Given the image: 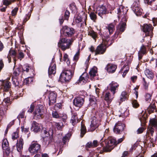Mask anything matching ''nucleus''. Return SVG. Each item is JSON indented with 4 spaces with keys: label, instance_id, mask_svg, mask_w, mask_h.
I'll return each mask as SVG.
<instances>
[{
    "label": "nucleus",
    "instance_id": "nucleus-40",
    "mask_svg": "<svg viewBox=\"0 0 157 157\" xmlns=\"http://www.w3.org/2000/svg\"><path fill=\"white\" fill-rule=\"evenodd\" d=\"M86 131V127L83 124H81V136L82 137Z\"/></svg>",
    "mask_w": 157,
    "mask_h": 157
},
{
    "label": "nucleus",
    "instance_id": "nucleus-46",
    "mask_svg": "<svg viewBox=\"0 0 157 157\" xmlns=\"http://www.w3.org/2000/svg\"><path fill=\"white\" fill-rule=\"evenodd\" d=\"M145 97V100L146 101L148 102L151 101V95L150 94H146Z\"/></svg>",
    "mask_w": 157,
    "mask_h": 157
},
{
    "label": "nucleus",
    "instance_id": "nucleus-39",
    "mask_svg": "<svg viewBox=\"0 0 157 157\" xmlns=\"http://www.w3.org/2000/svg\"><path fill=\"white\" fill-rule=\"evenodd\" d=\"M54 124L55 125V126L57 129L59 130H61L63 127V124L62 122L57 123L54 122Z\"/></svg>",
    "mask_w": 157,
    "mask_h": 157
},
{
    "label": "nucleus",
    "instance_id": "nucleus-50",
    "mask_svg": "<svg viewBox=\"0 0 157 157\" xmlns=\"http://www.w3.org/2000/svg\"><path fill=\"white\" fill-rule=\"evenodd\" d=\"M143 81L144 82H143V85H144V87H145V89H147V88H148V85H149V83L148 82H147L145 78H143Z\"/></svg>",
    "mask_w": 157,
    "mask_h": 157
},
{
    "label": "nucleus",
    "instance_id": "nucleus-55",
    "mask_svg": "<svg viewBox=\"0 0 157 157\" xmlns=\"http://www.w3.org/2000/svg\"><path fill=\"white\" fill-rule=\"evenodd\" d=\"M144 130L145 128L143 127L140 128L137 130V133L138 134L141 133Z\"/></svg>",
    "mask_w": 157,
    "mask_h": 157
},
{
    "label": "nucleus",
    "instance_id": "nucleus-59",
    "mask_svg": "<svg viewBox=\"0 0 157 157\" xmlns=\"http://www.w3.org/2000/svg\"><path fill=\"white\" fill-rule=\"evenodd\" d=\"M25 111L22 110L21 112L18 116L17 118L19 119L20 118H22L24 117Z\"/></svg>",
    "mask_w": 157,
    "mask_h": 157
},
{
    "label": "nucleus",
    "instance_id": "nucleus-28",
    "mask_svg": "<svg viewBox=\"0 0 157 157\" xmlns=\"http://www.w3.org/2000/svg\"><path fill=\"white\" fill-rule=\"evenodd\" d=\"M144 74L148 78L152 79L154 77V75L151 70L146 68L144 71Z\"/></svg>",
    "mask_w": 157,
    "mask_h": 157
},
{
    "label": "nucleus",
    "instance_id": "nucleus-33",
    "mask_svg": "<svg viewBox=\"0 0 157 157\" xmlns=\"http://www.w3.org/2000/svg\"><path fill=\"white\" fill-rule=\"evenodd\" d=\"M114 25L112 23L108 24L107 25L106 28L109 31L110 34L113 33L114 30Z\"/></svg>",
    "mask_w": 157,
    "mask_h": 157
},
{
    "label": "nucleus",
    "instance_id": "nucleus-14",
    "mask_svg": "<svg viewBox=\"0 0 157 157\" xmlns=\"http://www.w3.org/2000/svg\"><path fill=\"white\" fill-rule=\"evenodd\" d=\"M125 127L124 124L121 122H118L116 123L113 128V130L116 133H119L123 131Z\"/></svg>",
    "mask_w": 157,
    "mask_h": 157
},
{
    "label": "nucleus",
    "instance_id": "nucleus-52",
    "mask_svg": "<svg viewBox=\"0 0 157 157\" xmlns=\"http://www.w3.org/2000/svg\"><path fill=\"white\" fill-rule=\"evenodd\" d=\"M70 8L72 11H75L76 9V6L74 3L71 4L70 5Z\"/></svg>",
    "mask_w": 157,
    "mask_h": 157
},
{
    "label": "nucleus",
    "instance_id": "nucleus-36",
    "mask_svg": "<svg viewBox=\"0 0 157 157\" xmlns=\"http://www.w3.org/2000/svg\"><path fill=\"white\" fill-rule=\"evenodd\" d=\"M88 35L91 36L95 40H96V38L97 37V34L96 33L91 29H88Z\"/></svg>",
    "mask_w": 157,
    "mask_h": 157
},
{
    "label": "nucleus",
    "instance_id": "nucleus-2",
    "mask_svg": "<svg viewBox=\"0 0 157 157\" xmlns=\"http://www.w3.org/2000/svg\"><path fill=\"white\" fill-rule=\"evenodd\" d=\"M74 69L75 67L73 66L71 70H67L62 72L60 76L59 80L63 82L69 80L73 75Z\"/></svg>",
    "mask_w": 157,
    "mask_h": 157
},
{
    "label": "nucleus",
    "instance_id": "nucleus-42",
    "mask_svg": "<svg viewBox=\"0 0 157 157\" xmlns=\"http://www.w3.org/2000/svg\"><path fill=\"white\" fill-rule=\"evenodd\" d=\"M20 73L19 69L18 68H16L13 70V75L12 77H16Z\"/></svg>",
    "mask_w": 157,
    "mask_h": 157
},
{
    "label": "nucleus",
    "instance_id": "nucleus-16",
    "mask_svg": "<svg viewBox=\"0 0 157 157\" xmlns=\"http://www.w3.org/2000/svg\"><path fill=\"white\" fill-rule=\"evenodd\" d=\"M132 9L137 16H139L141 14L142 10L139 7L138 2H134L133 3Z\"/></svg>",
    "mask_w": 157,
    "mask_h": 157
},
{
    "label": "nucleus",
    "instance_id": "nucleus-7",
    "mask_svg": "<svg viewBox=\"0 0 157 157\" xmlns=\"http://www.w3.org/2000/svg\"><path fill=\"white\" fill-rule=\"evenodd\" d=\"M40 145L36 142H33L29 148V151L34 154L38 152L40 150Z\"/></svg>",
    "mask_w": 157,
    "mask_h": 157
},
{
    "label": "nucleus",
    "instance_id": "nucleus-34",
    "mask_svg": "<svg viewBox=\"0 0 157 157\" xmlns=\"http://www.w3.org/2000/svg\"><path fill=\"white\" fill-rule=\"evenodd\" d=\"M128 94L126 91L122 92L120 96V101L122 102L124 101L128 98Z\"/></svg>",
    "mask_w": 157,
    "mask_h": 157
},
{
    "label": "nucleus",
    "instance_id": "nucleus-37",
    "mask_svg": "<svg viewBox=\"0 0 157 157\" xmlns=\"http://www.w3.org/2000/svg\"><path fill=\"white\" fill-rule=\"evenodd\" d=\"M129 70V66L128 65L124 66L123 68L121 69V71H124L122 74L123 77H124L126 74L127 73Z\"/></svg>",
    "mask_w": 157,
    "mask_h": 157
},
{
    "label": "nucleus",
    "instance_id": "nucleus-45",
    "mask_svg": "<svg viewBox=\"0 0 157 157\" xmlns=\"http://www.w3.org/2000/svg\"><path fill=\"white\" fill-rule=\"evenodd\" d=\"M18 137V133L17 132H14L12 134V139L13 140H16Z\"/></svg>",
    "mask_w": 157,
    "mask_h": 157
},
{
    "label": "nucleus",
    "instance_id": "nucleus-4",
    "mask_svg": "<svg viewBox=\"0 0 157 157\" xmlns=\"http://www.w3.org/2000/svg\"><path fill=\"white\" fill-rule=\"evenodd\" d=\"M117 9L118 18L119 19L121 18L123 21H126L127 19L126 14L128 10L127 9L122 5L119 6Z\"/></svg>",
    "mask_w": 157,
    "mask_h": 157
},
{
    "label": "nucleus",
    "instance_id": "nucleus-6",
    "mask_svg": "<svg viewBox=\"0 0 157 157\" xmlns=\"http://www.w3.org/2000/svg\"><path fill=\"white\" fill-rule=\"evenodd\" d=\"M61 32L65 36L71 37L75 33V31L73 28L65 26L63 27L61 30Z\"/></svg>",
    "mask_w": 157,
    "mask_h": 157
},
{
    "label": "nucleus",
    "instance_id": "nucleus-9",
    "mask_svg": "<svg viewBox=\"0 0 157 157\" xmlns=\"http://www.w3.org/2000/svg\"><path fill=\"white\" fill-rule=\"evenodd\" d=\"M96 13L99 16L103 18L105 14L109 13L106 7L102 5L98 7L97 8Z\"/></svg>",
    "mask_w": 157,
    "mask_h": 157
},
{
    "label": "nucleus",
    "instance_id": "nucleus-27",
    "mask_svg": "<svg viewBox=\"0 0 157 157\" xmlns=\"http://www.w3.org/2000/svg\"><path fill=\"white\" fill-rule=\"evenodd\" d=\"M87 74L86 73L84 72L81 75L79 78L78 83L83 84L86 82L87 80Z\"/></svg>",
    "mask_w": 157,
    "mask_h": 157
},
{
    "label": "nucleus",
    "instance_id": "nucleus-64",
    "mask_svg": "<svg viewBox=\"0 0 157 157\" xmlns=\"http://www.w3.org/2000/svg\"><path fill=\"white\" fill-rule=\"evenodd\" d=\"M10 99L9 98L7 97L3 100V102L6 104L9 103L10 102Z\"/></svg>",
    "mask_w": 157,
    "mask_h": 157
},
{
    "label": "nucleus",
    "instance_id": "nucleus-61",
    "mask_svg": "<svg viewBox=\"0 0 157 157\" xmlns=\"http://www.w3.org/2000/svg\"><path fill=\"white\" fill-rule=\"evenodd\" d=\"M79 50L78 51L76 52V54L75 55L74 57V59L75 60H77L79 57Z\"/></svg>",
    "mask_w": 157,
    "mask_h": 157
},
{
    "label": "nucleus",
    "instance_id": "nucleus-5",
    "mask_svg": "<svg viewBox=\"0 0 157 157\" xmlns=\"http://www.w3.org/2000/svg\"><path fill=\"white\" fill-rule=\"evenodd\" d=\"M43 106L41 105H38L33 112V117L35 119H40L43 113Z\"/></svg>",
    "mask_w": 157,
    "mask_h": 157
},
{
    "label": "nucleus",
    "instance_id": "nucleus-19",
    "mask_svg": "<svg viewBox=\"0 0 157 157\" xmlns=\"http://www.w3.org/2000/svg\"><path fill=\"white\" fill-rule=\"evenodd\" d=\"M119 86V84L114 81L112 82L109 85V90L113 94L116 92Z\"/></svg>",
    "mask_w": 157,
    "mask_h": 157
},
{
    "label": "nucleus",
    "instance_id": "nucleus-26",
    "mask_svg": "<svg viewBox=\"0 0 157 157\" xmlns=\"http://www.w3.org/2000/svg\"><path fill=\"white\" fill-rule=\"evenodd\" d=\"M16 51L12 49H10L9 52V53L7 56V58L8 59V61L9 63H10L11 62V59L10 56L13 57L14 58V60L15 61L16 60L15 57L16 55Z\"/></svg>",
    "mask_w": 157,
    "mask_h": 157
},
{
    "label": "nucleus",
    "instance_id": "nucleus-10",
    "mask_svg": "<svg viewBox=\"0 0 157 157\" xmlns=\"http://www.w3.org/2000/svg\"><path fill=\"white\" fill-rule=\"evenodd\" d=\"M91 120V124L90 125V128L88 130V131L92 132L99 126L100 121L95 116L93 117Z\"/></svg>",
    "mask_w": 157,
    "mask_h": 157
},
{
    "label": "nucleus",
    "instance_id": "nucleus-43",
    "mask_svg": "<svg viewBox=\"0 0 157 157\" xmlns=\"http://www.w3.org/2000/svg\"><path fill=\"white\" fill-rule=\"evenodd\" d=\"M52 116L54 118H59L60 117L59 115L56 111H53L52 113Z\"/></svg>",
    "mask_w": 157,
    "mask_h": 157
},
{
    "label": "nucleus",
    "instance_id": "nucleus-53",
    "mask_svg": "<svg viewBox=\"0 0 157 157\" xmlns=\"http://www.w3.org/2000/svg\"><path fill=\"white\" fill-rule=\"evenodd\" d=\"M70 13L69 11L66 10L65 13L64 17L65 19L68 20L69 17Z\"/></svg>",
    "mask_w": 157,
    "mask_h": 157
},
{
    "label": "nucleus",
    "instance_id": "nucleus-18",
    "mask_svg": "<svg viewBox=\"0 0 157 157\" xmlns=\"http://www.w3.org/2000/svg\"><path fill=\"white\" fill-rule=\"evenodd\" d=\"M11 83L7 80H5L2 82L1 86V89L3 91H8L10 87Z\"/></svg>",
    "mask_w": 157,
    "mask_h": 157
},
{
    "label": "nucleus",
    "instance_id": "nucleus-30",
    "mask_svg": "<svg viewBox=\"0 0 157 157\" xmlns=\"http://www.w3.org/2000/svg\"><path fill=\"white\" fill-rule=\"evenodd\" d=\"M78 122V119L77 117L76 114H73L71 117L70 122L72 124V125L74 126Z\"/></svg>",
    "mask_w": 157,
    "mask_h": 157
},
{
    "label": "nucleus",
    "instance_id": "nucleus-57",
    "mask_svg": "<svg viewBox=\"0 0 157 157\" xmlns=\"http://www.w3.org/2000/svg\"><path fill=\"white\" fill-rule=\"evenodd\" d=\"M18 10V8H15L12 11V15L13 16H15Z\"/></svg>",
    "mask_w": 157,
    "mask_h": 157
},
{
    "label": "nucleus",
    "instance_id": "nucleus-32",
    "mask_svg": "<svg viewBox=\"0 0 157 157\" xmlns=\"http://www.w3.org/2000/svg\"><path fill=\"white\" fill-rule=\"evenodd\" d=\"M146 52V50L145 47L143 45L140 49V51L138 53L139 58L140 59H141L143 55Z\"/></svg>",
    "mask_w": 157,
    "mask_h": 157
},
{
    "label": "nucleus",
    "instance_id": "nucleus-11",
    "mask_svg": "<svg viewBox=\"0 0 157 157\" xmlns=\"http://www.w3.org/2000/svg\"><path fill=\"white\" fill-rule=\"evenodd\" d=\"M56 65L53 59L50 63L48 70V75L49 77L51 78L56 73Z\"/></svg>",
    "mask_w": 157,
    "mask_h": 157
},
{
    "label": "nucleus",
    "instance_id": "nucleus-49",
    "mask_svg": "<svg viewBox=\"0 0 157 157\" xmlns=\"http://www.w3.org/2000/svg\"><path fill=\"white\" fill-rule=\"evenodd\" d=\"M12 80L13 84H14L16 86H18L19 84V82L16 78L14 77H12Z\"/></svg>",
    "mask_w": 157,
    "mask_h": 157
},
{
    "label": "nucleus",
    "instance_id": "nucleus-44",
    "mask_svg": "<svg viewBox=\"0 0 157 157\" xmlns=\"http://www.w3.org/2000/svg\"><path fill=\"white\" fill-rule=\"evenodd\" d=\"M90 16L91 19L93 20L94 21L96 19V14L94 12H91L90 14Z\"/></svg>",
    "mask_w": 157,
    "mask_h": 157
},
{
    "label": "nucleus",
    "instance_id": "nucleus-12",
    "mask_svg": "<svg viewBox=\"0 0 157 157\" xmlns=\"http://www.w3.org/2000/svg\"><path fill=\"white\" fill-rule=\"evenodd\" d=\"M2 147L3 152L8 155L10 152V149L9 147V143L6 139H3L2 143Z\"/></svg>",
    "mask_w": 157,
    "mask_h": 157
},
{
    "label": "nucleus",
    "instance_id": "nucleus-8",
    "mask_svg": "<svg viewBox=\"0 0 157 157\" xmlns=\"http://www.w3.org/2000/svg\"><path fill=\"white\" fill-rule=\"evenodd\" d=\"M150 122L151 125H149L147 128V136H149L148 134L149 133H151V136H153L154 131L152 126L155 127L157 129V123L156 120L154 119H152L150 121Z\"/></svg>",
    "mask_w": 157,
    "mask_h": 157
},
{
    "label": "nucleus",
    "instance_id": "nucleus-60",
    "mask_svg": "<svg viewBox=\"0 0 157 157\" xmlns=\"http://www.w3.org/2000/svg\"><path fill=\"white\" fill-rule=\"evenodd\" d=\"M155 109V105H150L148 108V110L151 112H153Z\"/></svg>",
    "mask_w": 157,
    "mask_h": 157
},
{
    "label": "nucleus",
    "instance_id": "nucleus-21",
    "mask_svg": "<svg viewBox=\"0 0 157 157\" xmlns=\"http://www.w3.org/2000/svg\"><path fill=\"white\" fill-rule=\"evenodd\" d=\"M126 21L127 20L125 21H122V19H121V22L117 27V31L119 33H122L125 30L126 27Z\"/></svg>",
    "mask_w": 157,
    "mask_h": 157
},
{
    "label": "nucleus",
    "instance_id": "nucleus-29",
    "mask_svg": "<svg viewBox=\"0 0 157 157\" xmlns=\"http://www.w3.org/2000/svg\"><path fill=\"white\" fill-rule=\"evenodd\" d=\"M147 118V114L144 113L143 114H141V115L139 117V119L141 125L144 126L145 125Z\"/></svg>",
    "mask_w": 157,
    "mask_h": 157
},
{
    "label": "nucleus",
    "instance_id": "nucleus-23",
    "mask_svg": "<svg viewBox=\"0 0 157 157\" xmlns=\"http://www.w3.org/2000/svg\"><path fill=\"white\" fill-rule=\"evenodd\" d=\"M40 125L35 121H33L31 128V129L34 132H37L40 130Z\"/></svg>",
    "mask_w": 157,
    "mask_h": 157
},
{
    "label": "nucleus",
    "instance_id": "nucleus-17",
    "mask_svg": "<svg viewBox=\"0 0 157 157\" xmlns=\"http://www.w3.org/2000/svg\"><path fill=\"white\" fill-rule=\"evenodd\" d=\"M106 50L105 46L103 44H101L98 45L95 50V55L97 54H103Z\"/></svg>",
    "mask_w": 157,
    "mask_h": 157
},
{
    "label": "nucleus",
    "instance_id": "nucleus-31",
    "mask_svg": "<svg viewBox=\"0 0 157 157\" xmlns=\"http://www.w3.org/2000/svg\"><path fill=\"white\" fill-rule=\"evenodd\" d=\"M90 105L93 106L95 107L97 105V99H96L95 97L92 96L90 97Z\"/></svg>",
    "mask_w": 157,
    "mask_h": 157
},
{
    "label": "nucleus",
    "instance_id": "nucleus-3",
    "mask_svg": "<svg viewBox=\"0 0 157 157\" xmlns=\"http://www.w3.org/2000/svg\"><path fill=\"white\" fill-rule=\"evenodd\" d=\"M72 43V41L70 39L62 38L59 40L58 45V47L63 51H64L70 48Z\"/></svg>",
    "mask_w": 157,
    "mask_h": 157
},
{
    "label": "nucleus",
    "instance_id": "nucleus-62",
    "mask_svg": "<svg viewBox=\"0 0 157 157\" xmlns=\"http://www.w3.org/2000/svg\"><path fill=\"white\" fill-rule=\"evenodd\" d=\"M34 108V106L33 105L31 104L29 109H28V112L31 113L33 110Z\"/></svg>",
    "mask_w": 157,
    "mask_h": 157
},
{
    "label": "nucleus",
    "instance_id": "nucleus-20",
    "mask_svg": "<svg viewBox=\"0 0 157 157\" xmlns=\"http://www.w3.org/2000/svg\"><path fill=\"white\" fill-rule=\"evenodd\" d=\"M84 102L83 99L81 97H78L75 98L73 100V104L76 107H80Z\"/></svg>",
    "mask_w": 157,
    "mask_h": 157
},
{
    "label": "nucleus",
    "instance_id": "nucleus-48",
    "mask_svg": "<svg viewBox=\"0 0 157 157\" xmlns=\"http://www.w3.org/2000/svg\"><path fill=\"white\" fill-rule=\"evenodd\" d=\"M132 104L133 107L135 108H137L139 106V104L136 100H133Z\"/></svg>",
    "mask_w": 157,
    "mask_h": 157
},
{
    "label": "nucleus",
    "instance_id": "nucleus-41",
    "mask_svg": "<svg viewBox=\"0 0 157 157\" xmlns=\"http://www.w3.org/2000/svg\"><path fill=\"white\" fill-rule=\"evenodd\" d=\"M71 136V134L69 133L66 134L65 135L63 139V141L64 144H65L69 140Z\"/></svg>",
    "mask_w": 157,
    "mask_h": 157
},
{
    "label": "nucleus",
    "instance_id": "nucleus-1",
    "mask_svg": "<svg viewBox=\"0 0 157 157\" xmlns=\"http://www.w3.org/2000/svg\"><path fill=\"white\" fill-rule=\"evenodd\" d=\"M116 139L113 138L109 140H107L103 141L102 139L100 142V144L102 147V150L104 152H109L113 149L116 145Z\"/></svg>",
    "mask_w": 157,
    "mask_h": 157
},
{
    "label": "nucleus",
    "instance_id": "nucleus-47",
    "mask_svg": "<svg viewBox=\"0 0 157 157\" xmlns=\"http://www.w3.org/2000/svg\"><path fill=\"white\" fill-rule=\"evenodd\" d=\"M82 21V18L79 16H78L75 18L74 19V21H75L76 23H79Z\"/></svg>",
    "mask_w": 157,
    "mask_h": 157
},
{
    "label": "nucleus",
    "instance_id": "nucleus-22",
    "mask_svg": "<svg viewBox=\"0 0 157 157\" xmlns=\"http://www.w3.org/2000/svg\"><path fill=\"white\" fill-rule=\"evenodd\" d=\"M117 68L116 65L110 64H108L105 67V69L109 73L114 72Z\"/></svg>",
    "mask_w": 157,
    "mask_h": 157
},
{
    "label": "nucleus",
    "instance_id": "nucleus-24",
    "mask_svg": "<svg viewBox=\"0 0 157 157\" xmlns=\"http://www.w3.org/2000/svg\"><path fill=\"white\" fill-rule=\"evenodd\" d=\"M114 94H111L109 92H106L105 96V99L108 103H110L114 97Z\"/></svg>",
    "mask_w": 157,
    "mask_h": 157
},
{
    "label": "nucleus",
    "instance_id": "nucleus-56",
    "mask_svg": "<svg viewBox=\"0 0 157 157\" xmlns=\"http://www.w3.org/2000/svg\"><path fill=\"white\" fill-rule=\"evenodd\" d=\"M24 57V54L22 52H20L18 56V58L21 60Z\"/></svg>",
    "mask_w": 157,
    "mask_h": 157
},
{
    "label": "nucleus",
    "instance_id": "nucleus-38",
    "mask_svg": "<svg viewBox=\"0 0 157 157\" xmlns=\"http://www.w3.org/2000/svg\"><path fill=\"white\" fill-rule=\"evenodd\" d=\"M97 68L94 67L92 68L89 72V74L91 77H94L96 75L97 73Z\"/></svg>",
    "mask_w": 157,
    "mask_h": 157
},
{
    "label": "nucleus",
    "instance_id": "nucleus-15",
    "mask_svg": "<svg viewBox=\"0 0 157 157\" xmlns=\"http://www.w3.org/2000/svg\"><path fill=\"white\" fill-rule=\"evenodd\" d=\"M57 96V94L55 91H52L50 93L48 96L49 105H52L56 102Z\"/></svg>",
    "mask_w": 157,
    "mask_h": 157
},
{
    "label": "nucleus",
    "instance_id": "nucleus-54",
    "mask_svg": "<svg viewBox=\"0 0 157 157\" xmlns=\"http://www.w3.org/2000/svg\"><path fill=\"white\" fill-rule=\"evenodd\" d=\"M32 81V78L31 77H29L27 78H26L24 80V82L26 83V84H29V82H31Z\"/></svg>",
    "mask_w": 157,
    "mask_h": 157
},
{
    "label": "nucleus",
    "instance_id": "nucleus-58",
    "mask_svg": "<svg viewBox=\"0 0 157 157\" xmlns=\"http://www.w3.org/2000/svg\"><path fill=\"white\" fill-rule=\"evenodd\" d=\"M68 56L67 54H64L63 56V60L65 61H66L68 64V63H70V62L69 61L68 59Z\"/></svg>",
    "mask_w": 157,
    "mask_h": 157
},
{
    "label": "nucleus",
    "instance_id": "nucleus-25",
    "mask_svg": "<svg viewBox=\"0 0 157 157\" xmlns=\"http://www.w3.org/2000/svg\"><path fill=\"white\" fill-rule=\"evenodd\" d=\"M23 139L20 138L17 140L16 144L17 150L18 151L20 152L23 148V146L24 144Z\"/></svg>",
    "mask_w": 157,
    "mask_h": 157
},
{
    "label": "nucleus",
    "instance_id": "nucleus-63",
    "mask_svg": "<svg viewBox=\"0 0 157 157\" xmlns=\"http://www.w3.org/2000/svg\"><path fill=\"white\" fill-rule=\"evenodd\" d=\"M155 0H144V2L145 3L148 5H151V4Z\"/></svg>",
    "mask_w": 157,
    "mask_h": 157
},
{
    "label": "nucleus",
    "instance_id": "nucleus-13",
    "mask_svg": "<svg viewBox=\"0 0 157 157\" xmlns=\"http://www.w3.org/2000/svg\"><path fill=\"white\" fill-rule=\"evenodd\" d=\"M153 27L150 24H144L142 27V30L145 33V35L150 36L152 33Z\"/></svg>",
    "mask_w": 157,
    "mask_h": 157
},
{
    "label": "nucleus",
    "instance_id": "nucleus-35",
    "mask_svg": "<svg viewBox=\"0 0 157 157\" xmlns=\"http://www.w3.org/2000/svg\"><path fill=\"white\" fill-rule=\"evenodd\" d=\"M51 138L49 136H46L44 138L43 144L46 146H47L51 142Z\"/></svg>",
    "mask_w": 157,
    "mask_h": 157
},
{
    "label": "nucleus",
    "instance_id": "nucleus-51",
    "mask_svg": "<svg viewBox=\"0 0 157 157\" xmlns=\"http://www.w3.org/2000/svg\"><path fill=\"white\" fill-rule=\"evenodd\" d=\"M30 68V67L29 65H25L23 67V71H26L27 72L29 71Z\"/></svg>",
    "mask_w": 157,
    "mask_h": 157
}]
</instances>
